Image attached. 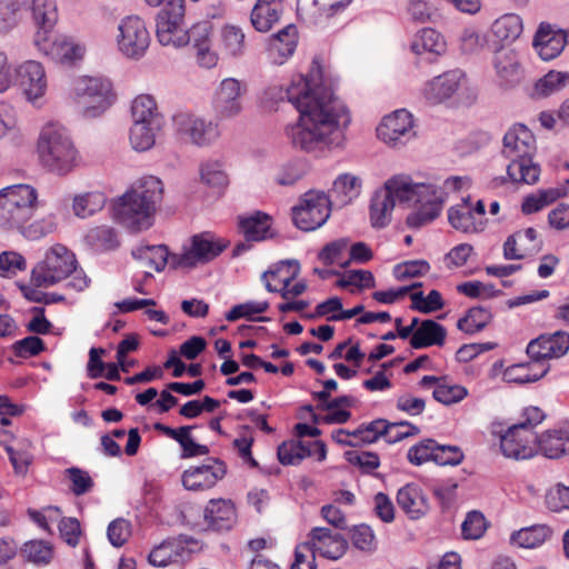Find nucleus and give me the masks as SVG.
Listing matches in <instances>:
<instances>
[{
    "mask_svg": "<svg viewBox=\"0 0 569 569\" xmlns=\"http://www.w3.org/2000/svg\"><path fill=\"white\" fill-rule=\"evenodd\" d=\"M375 278L369 270H349L343 273L342 278L337 282L338 287L347 288L357 286L359 288H373Z\"/></svg>",
    "mask_w": 569,
    "mask_h": 569,
    "instance_id": "obj_59",
    "label": "nucleus"
},
{
    "mask_svg": "<svg viewBox=\"0 0 569 569\" xmlns=\"http://www.w3.org/2000/svg\"><path fill=\"white\" fill-rule=\"evenodd\" d=\"M546 505L551 511L569 509V487L557 485L546 495Z\"/></svg>",
    "mask_w": 569,
    "mask_h": 569,
    "instance_id": "obj_64",
    "label": "nucleus"
},
{
    "mask_svg": "<svg viewBox=\"0 0 569 569\" xmlns=\"http://www.w3.org/2000/svg\"><path fill=\"white\" fill-rule=\"evenodd\" d=\"M17 73L27 100L37 104L47 91V78L42 64L33 60L26 61L19 66Z\"/></svg>",
    "mask_w": 569,
    "mask_h": 569,
    "instance_id": "obj_23",
    "label": "nucleus"
},
{
    "mask_svg": "<svg viewBox=\"0 0 569 569\" xmlns=\"http://www.w3.org/2000/svg\"><path fill=\"white\" fill-rule=\"evenodd\" d=\"M377 136L391 146L407 142L415 136L411 114L402 109L385 117L377 128Z\"/></svg>",
    "mask_w": 569,
    "mask_h": 569,
    "instance_id": "obj_22",
    "label": "nucleus"
},
{
    "mask_svg": "<svg viewBox=\"0 0 569 569\" xmlns=\"http://www.w3.org/2000/svg\"><path fill=\"white\" fill-rule=\"evenodd\" d=\"M446 336L447 331L443 326L431 319L423 320L410 338V346L413 349L442 346Z\"/></svg>",
    "mask_w": 569,
    "mask_h": 569,
    "instance_id": "obj_34",
    "label": "nucleus"
},
{
    "mask_svg": "<svg viewBox=\"0 0 569 569\" xmlns=\"http://www.w3.org/2000/svg\"><path fill=\"white\" fill-rule=\"evenodd\" d=\"M201 180L211 187L222 188L228 184V176L219 161H207L200 167Z\"/></svg>",
    "mask_w": 569,
    "mask_h": 569,
    "instance_id": "obj_53",
    "label": "nucleus"
},
{
    "mask_svg": "<svg viewBox=\"0 0 569 569\" xmlns=\"http://www.w3.org/2000/svg\"><path fill=\"white\" fill-rule=\"evenodd\" d=\"M560 197L561 192L558 189L551 188L538 190L537 192L530 193L523 199L521 210L525 214L538 212Z\"/></svg>",
    "mask_w": 569,
    "mask_h": 569,
    "instance_id": "obj_49",
    "label": "nucleus"
},
{
    "mask_svg": "<svg viewBox=\"0 0 569 569\" xmlns=\"http://www.w3.org/2000/svg\"><path fill=\"white\" fill-rule=\"evenodd\" d=\"M386 431H383L382 437L386 439L388 443H396L405 438L416 436L420 432V429L408 422V421H400V422H389L385 419Z\"/></svg>",
    "mask_w": 569,
    "mask_h": 569,
    "instance_id": "obj_52",
    "label": "nucleus"
},
{
    "mask_svg": "<svg viewBox=\"0 0 569 569\" xmlns=\"http://www.w3.org/2000/svg\"><path fill=\"white\" fill-rule=\"evenodd\" d=\"M172 123L180 141L197 147H208L220 136L217 123L190 111L177 112Z\"/></svg>",
    "mask_w": 569,
    "mask_h": 569,
    "instance_id": "obj_9",
    "label": "nucleus"
},
{
    "mask_svg": "<svg viewBox=\"0 0 569 569\" xmlns=\"http://www.w3.org/2000/svg\"><path fill=\"white\" fill-rule=\"evenodd\" d=\"M300 266L296 260L281 261L274 268L264 271L261 280L264 282L269 292H279L281 298L290 300L301 296L307 290L305 281H298L293 286L291 282L297 278Z\"/></svg>",
    "mask_w": 569,
    "mask_h": 569,
    "instance_id": "obj_14",
    "label": "nucleus"
},
{
    "mask_svg": "<svg viewBox=\"0 0 569 569\" xmlns=\"http://www.w3.org/2000/svg\"><path fill=\"white\" fill-rule=\"evenodd\" d=\"M41 163L51 172L64 176L79 163L80 157L67 129L59 123H47L38 139Z\"/></svg>",
    "mask_w": 569,
    "mask_h": 569,
    "instance_id": "obj_6",
    "label": "nucleus"
},
{
    "mask_svg": "<svg viewBox=\"0 0 569 569\" xmlns=\"http://www.w3.org/2000/svg\"><path fill=\"white\" fill-rule=\"evenodd\" d=\"M30 10L38 31H51L58 21L54 0H32Z\"/></svg>",
    "mask_w": 569,
    "mask_h": 569,
    "instance_id": "obj_41",
    "label": "nucleus"
},
{
    "mask_svg": "<svg viewBox=\"0 0 569 569\" xmlns=\"http://www.w3.org/2000/svg\"><path fill=\"white\" fill-rule=\"evenodd\" d=\"M218 50L227 58L241 57L246 51L243 30L233 24H226L219 31Z\"/></svg>",
    "mask_w": 569,
    "mask_h": 569,
    "instance_id": "obj_33",
    "label": "nucleus"
},
{
    "mask_svg": "<svg viewBox=\"0 0 569 569\" xmlns=\"http://www.w3.org/2000/svg\"><path fill=\"white\" fill-rule=\"evenodd\" d=\"M467 395L465 387L446 382L438 383L432 392L435 400L447 406L461 401Z\"/></svg>",
    "mask_w": 569,
    "mask_h": 569,
    "instance_id": "obj_54",
    "label": "nucleus"
},
{
    "mask_svg": "<svg viewBox=\"0 0 569 569\" xmlns=\"http://www.w3.org/2000/svg\"><path fill=\"white\" fill-rule=\"evenodd\" d=\"M71 278L67 287L83 291L90 280L78 269L76 254L61 243L51 246L31 271V283L36 287H52Z\"/></svg>",
    "mask_w": 569,
    "mask_h": 569,
    "instance_id": "obj_4",
    "label": "nucleus"
},
{
    "mask_svg": "<svg viewBox=\"0 0 569 569\" xmlns=\"http://www.w3.org/2000/svg\"><path fill=\"white\" fill-rule=\"evenodd\" d=\"M131 116L133 122H161L157 111V103L149 94L138 96L132 101Z\"/></svg>",
    "mask_w": 569,
    "mask_h": 569,
    "instance_id": "obj_45",
    "label": "nucleus"
},
{
    "mask_svg": "<svg viewBox=\"0 0 569 569\" xmlns=\"http://www.w3.org/2000/svg\"><path fill=\"white\" fill-rule=\"evenodd\" d=\"M188 43H191L192 48L208 44L212 42L213 27L210 21H201L193 24L187 30Z\"/></svg>",
    "mask_w": 569,
    "mask_h": 569,
    "instance_id": "obj_62",
    "label": "nucleus"
},
{
    "mask_svg": "<svg viewBox=\"0 0 569 569\" xmlns=\"http://www.w3.org/2000/svg\"><path fill=\"white\" fill-rule=\"evenodd\" d=\"M445 47L446 43L441 34L431 28L422 29L411 44L413 52L417 54L423 52L440 54L445 51Z\"/></svg>",
    "mask_w": 569,
    "mask_h": 569,
    "instance_id": "obj_44",
    "label": "nucleus"
},
{
    "mask_svg": "<svg viewBox=\"0 0 569 569\" xmlns=\"http://www.w3.org/2000/svg\"><path fill=\"white\" fill-rule=\"evenodd\" d=\"M21 9L19 0H0V32L6 33L18 24Z\"/></svg>",
    "mask_w": 569,
    "mask_h": 569,
    "instance_id": "obj_51",
    "label": "nucleus"
},
{
    "mask_svg": "<svg viewBox=\"0 0 569 569\" xmlns=\"http://www.w3.org/2000/svg\"><path fill=\"white\" fill-rule=\"evenodd\" d=\"M286 98L300 116L286 128V136L293 148L306 152H323L342 148L346 129L351 119L346 106L333 92L316 82L299 78L286 89Z\"/></svg>",
    "mask_w": 569,
    "mask_h": 569,
    "instance_id": "obj_1",
    "label": "nucleus"
},
{
    "mask_svg": "<svg viewBox=\"0 0 569 569\" xmlns=\"http://www.w3.org/2000/svg\"><path fill=\"white\" fill-rule=\"evenodd\" d=\"M309 538L310 540L305 545L309 546L311 552L306 553L313 559L316 552L329 559H338L345 555L348 548L347 540L329 528L316 527L310 531Z\"/></svg>",
    "mask_w": 569,
    "mask_h": 569,
    "instance_id": "obj_21",
    "label": "nucleus"
},
{
    "mask_svg": "<svg viewBox=\"0 0 569 569\" xmlns=\"http://www.w3.org/2000/svg\"><path fill=\"white\" fill-rule=\"evenodd\" d=\"M38 192L29 184H13L0 190V228L20 230L29 239H39L54 229L51 220L24 224L38 207Z\"/></svg>",
    "mask_w": 569,
    "mask_h": 569,
    "instance_id": "obj_2",
    "label": "nucleus"
},
{
    "mask_svg": "<svg viewBox=\"0 0 569 569\" xmlns=\"http://www.w3.org/2000/svg\"><path fill=\"white\" fill-rule=\"evenodd\" d=\"M487 529L485 516L480 511H470L467 513L461 525V532L466 539H479Z\"/></svg>",
    "mask_w": 569,
    "mask_h": 569,
    "instance_id": "obj_56",
    "label": "nucleus"
},
{
    "mask_svg": "<svg viewBox=\"0 0 569 569\" xmlns=\"http://www.w3.org/2000/svg\"><path fill=\"white\" fill-rule=\"evenodd\" d=\"M412 189H419L411 202L420 203V207L407 217V224L411 228H420L432 222L441 212L446 199V192L432 183H413Z\"/></svg>",
    "mask_w": 569,
    "mask_h": 569,
    "instance_id": "obj_13",
    "label": "nucleus"
},
{
    "mask_svg": "<svg viewBox=\"0 0 569 569\" xmlns=\"http://www.w3.org/2000/svg\"><path fill=\"white\" fill-rule=\"evenodd\" d=\"M552 530L546 525H535L513 532L510 542L520 548H537L547 541Z\"/></svg>",
    "mask_w": 569,
    "mask_h": 569,
    "instance_id": "obj_39",
    "label": "nucleus"
},
{
    "mask_svg": "<svg viewBox=\"0 0 569 569\" xmlns=\"http://www.w3.org/2000/svg\"><path fill=\"white\" fill-rule=\"evenodd\" d=\"M190 551L179 538H169L156 546L148 556V561L153 567H167L183 562L189 558Z\"/></svg>",
    "mask_w": 569,
    "mask_h": 569,
    "instance_id": "obj_28",
    "label": "nucleus"
},
{
    "mask_svg": "<svg viewBox=\"0 0 569 569\" xmlns=\"http://www.w3.org/2000/svg\"><path fill=\"white\" fill-rule=\"evenodd\" d=\"M107 535L113 547H122L131 536L130 522L123 518L111 521Z\"/></svg>",
    "mask_w": 569,
    "mask_h": 569,
    "instance_id": "obj_60",
    "label": "nucleus"
},
{
    "mask_svg": "<svg viewBox=\"0 0 569 569\" xmlns=\"http://www.w3.org/2000/svg\"><path fill=\"white\" fill-rule=\"evenodd\" d=\"M236 521V507L231 500L211 499L203 509V522L209 530L228 531Z\"/></svg>",
    "mask_w": 569,
    "mask_h": 569,
    "instance_id": "obj_26",
    "label": "nucleus"
},
{
    "mask_svg": "<svg viewBox=\"0 0 569 569\" xmlns=\"http://www.w3.org/2000/svg\"><path fill=\"white\" fill-rule=\"evenodd\" d=\"M436 449H438L436 441L432 439H426L411 447L408 450L407 457L408 460L416 466H420L429 460L436 462Z\"/></svg>",
    "mask_w": 569,
    "mask_h": 569,
    "instance_id": "obj_57",
    "label": "nucleus"
},
{
    "mask_svg": "<svg viewBox=\"0 0 569 569\" xmlns=\"http://www.w3.org/2000/svg\"><path fill=\"white\" fill-rule=\"evenodd\" d=\"M74 99L83 113L96 117L113 101L111 82L98 77H83L76 82Z\"/></svg>",
    "mask_w": 569,
    "mask_h": 569,
    "instance_id": "obj_10",
    "label": "nucleus"
},
{
    "mask_svg": "<svg viewBox=\"0 0 569 569\" xmlns=\"http://www.w3.org/2000/svg\"><path fill=\"white\" fill-rule=\"evenodd\" d=\"M227 472L224 462L219 459H209L208 463L187 469L181 477L187 490H206L212 488Z\"/></svg>",
    "mask_w": 569,
    "mask_h": 569,
    "instance_id": "obj_20",
    "label": "nucleus"
},
{
    "mask_svg": "<svg viewBox=\"0 0 569 569\" xmlns=\"http://www.w3.org/2000/svg\"><path fill=\"white\" fill-rule=\"evenodd\" d=\"M538 450L550 459H557L569 452V430H552L538 437Z\"/></svg>",
    "mask_w": 569,
    "mask_h": 569,
    "instance_id": "obj_36",
    "label": "nucleus"
},
{
    "mask_svg": "<svg viewBox=\"0 0 569 569\" xmlns=\"http://www.w3.org/2000/svg\"><path fill=\"white\" fill-rule=\"evenodd\" d=\"M522 29V19L518 14L506 13L493 21L491 34L498 42L511 43L520 37Z\"/></svg>",
    "mask_w": 569,
    "mask_h": 569,
    "instance_id": "obj_37",
    "label": "nucleus"
},
{
    "mask_svg": "<svg viewBox=\"0 0 569 569\" xmlns=\"http://www.w3.org/2000/svg\"><path fill=\"white\" fill-rule=\"evenodd\" d=\"M298 43V30L293 24H288L276 33L270 40V53L273 62L282 64L293 54Z\"/></svg>",
    "mask_w": 569,
    "mask_h": 569,
    "instance_id": "obj_31",
    "label": "nucleus"
},
{
    "mask_svg": "<svg viewBox=\"0 0 569 569\" xmlns=\"http://www.w3.org/2000/svg\"><path fill=\"white\" fill-rule=\"evenodd\" d=\"M419 189H412V180L408 176H396L385 183V188L375 192L370 204V218L375 228H383L391 220L395 199L411 202Z\"/></svg>",
    "mask_w": 569,
    "mask_h": 569,
    "instance_id": "obj_7",
    "label": "nucleus"
},
{
    "mask_svg": "<svg viewBox=\"0 0 569 569\" xmlns=\"http://www.w3.org/2000/svg\"><path fill=\"white\" fill-rule=\"evenodd\" d=\"M465 76L459 70L447 71L425 84L423 97L431 104L442 103L453 97L461 87Z\"/></svg>",
    "mask_w": 569,
    "mask_h": 569,
    "instance_id": "obj_24",
    "label": "nucleus"
},
{
    "mask_svg": "<svg viewBox=\"0 0 569 569\" xmlns=\"http://www.w3.org/2000/svg\"><path fill=\"white\" fill-rule=\"evenodd\" d=\"M22 555L34 563H49L53 551L52 546L43 540H31L23 545Z\"/></svg>",
    "mask_w": 569,
    "mask_h": 569,
    "instance_id": "obj_50",
    "label": "nucleus"
},
{
    "mask_svg": "<svg viewBox=\"0 0 569 569\" xmlns=\"http://www.w3.org/2000/svg\"><path fill=\"white\" fill-rule=\"evenodd\" d=\"M492 67L498 84L503 88H513L525 78V68L519 53L512 48L501 47L493 52Z\"/></svg>",
    "mask_w": 569,
    "mask_h": 569,
    "instance_id": "obj_19",
    "label": "nucleus"
},
{
    "mask_svg": "<svg viewBox=\"0 0 569 569\" xmlns=\"http://www.w3.org/2000/svg\"><path fill=\"white\" fill-rule=\"evenodd\" d=\"M537 441L535 431L513 425L501 436L500 448L507 458L529 459L538 452Z\"/></svg>",
    "mask_w": 569,
    "mask_h": 569,
    "instance_id": "obj_18",
    "label": "nucleus"
},
{
    "mask_svg": "<svg viewBox=\"0 0 569 569\" xmlns=\"http://www.w3.org/2000/svg\"><path fill=\"white\" fill-rule=\"evenodd\" d=\"M351 0H298L297 11L309 23H319L345 9Z\"/></svg>",
    "mask_w": 569,
    "mask_h": 569,
    "instance_id": "obj_27",
    "label": "nucleus"
},
{
    "mask_svg": "<svg viewBox=\"0 0 569 569\" xmlns=\"http://www.w3.org/2000/svg\"><path fill=\"white\" fill-rule=\"evenodd\" d=\"M569 83V73L551 70L541 77L533 86L532 97L546 98L549 97Z\"/></svg>",
    "mask_w": 569,
    "mask_h": 569,
    "instance_id": "obj_42",
    "label": "nucleus"
},
{
    "mask_svg": "<svg viewBox=\"0 0 569 569\" xmlns=\"http://www.w3.org/2000/svg\"><path fill=\"white\" fill-rule=\"evenodd\" d=\"M183 0H167L157 16V38L162 46L176 48L188 44L187 30L182 27Z\"/></svg>",
    "mask_w": 569,
    "mask_h": 569,
    "instance_id": "obj_12",
    "label": "nucleus"
},
{
    "mask_svg": "<svg viewBox=\"0 0 569 569\" xmlns=\"http://www.w3.org/2000/svg\"><path fill=\"white\" fill-rule=\"evenodd\" d=\"M536 150L535 136L526 126L515 124L506 132L502 154L510 160L507 172L513 182L533 184L539 180L540 167L532 161Z\"/></svg>",
    "mask_w": 569,
    "mask_h": 569,
    "instance_id": "obj_5",
    "label": "nucleus"
},
{
    "mask_svg": "<svg viewBox=\"0 0 569 569\" xmlns=\"http://www.w3.org/2000/svg\"><path fill=\"white\" fill-rule=\"evenodd\" d=\"M398 506L412 520L425 516L429 510L427 498L416 485H406L397 493Z\"/></svg>",
    "mask_w": 569,
    "mask_h": 569,
    "instance_id": "obj_30",
    "label": "nucleus"
},
{
    "mask_svg": "<svg viewBox=\"0 0 569 569\" xmlns=\"http://www.w3.org/2000/svg\"><path fill=\"white\" fill-rule=\"evenodd\" d=\"M118 30V47L126 57L139 59L144 56L151 38L141 18L137 16L126 17L121 20Z\"/></svg>",
    "mask_w": 569,
    "mask_h": 569,
    "instance_id": "obj_17",
    "label": "nucleus"
},
{
    "mask_svg": "<svg viewBox=\"0 0 569 569\" xmlns=\"http://www.w3.org/2000/svg\"><path fill=\"white\" fill-rule=\"evenodd\" d=\"M360 180L350 173L340 174L333 182L332 197L340 206L349 203L358 196Z\"/></svg>",
    "mask_w": 569,
    "mask_h": 569,
    "instance_id": "obj_43",
    "label": "nucleus"
},
{
    "mask_svg": "<svg viewBox=\"0 0 569 569\" xmlns=\"http://www.w3.org/2000/svg\"><path fill=\"white\" fill-rule=\"evenodd\" d=\"M106 204L104 194L101 192H87L76 196L73 199V212L79 218H87L101 210Z\"/></svg>",
    "mask_w": 569,
    "mask_h": 569,
    "instance_id": "obj_47",
    "label": "nucleus"
},
{
    "mask_svg": "<svg viewBox=\"0 0 569 569\" xmlns=\"http://www.w3.org/2000/svg\"><path fill=\"white\" fill-rule=\"evenodd\" d=\"M548 372L545 363H537L533 360L526 363L509 366L503 371V380L508 383H531L540 380Z\"/></svg>",
    "mask_w": 569,
    "mask_h": 569,
    "instance_id": "obj_35",
    "label": "nucleus"
},
{
    "mask_svg": "<svg viewBox=\"0 0 569 569\" xmlns=\"http://www.w3.org/2000/svg\"><path fill=\"white\" fill-rule=\"evenodd\" d=\"M226 248L227 243L210 232L194 234L188 243L183 244L180 253H172L170 267L173 269H191L208 263Z\"/></svg>",
    "mask_w": 569,
    "mask_h": 569,
    "instance_id": "obj_8",
    "label": "nucleus"
},
{
    "mask_svg": "<svg viewBox=\"0 0 569 569\" xmlns=\"http://www.w3.org/2000/svg\"><path fill=\"white\" fill-rule=\"evenodd\" d=\"M270 226V217L260 211L239 219V228L247 241H261L266 239Z\"/></svg>",
    "mask_w": 569,
    "mask_h": 569,
    "instance_id": "obj_40",
    "label": "nucleus"
},
{
    "mask_svg": "<svg viewBox=\"0 0 569 569\" xmlns=\"http://www.w3.org/2000/svg\"><path fill=\"white\" fill-rule=\"evenodd\" d=\"M283 13L282 0H258L251 10L250 21L259 32H268Z\"/></svg>",
    "mask_w": 569,
    "mask_h": 569,
    "instance_id": "obj_29",
    "label": "nucleus"
},
{
    "mask_svg": "<svg viewBox=\"0 0 569 569\" xmlns=\"http://www.w3.org/2000/svg\"><path fill=\"white\" fill-rule=\"evenodd\" d=\"M268 308L269 303L267 301H247L232 307L226 315V319L230 322L237 321L240 318L252 320L253 315L262 313Z\"/></svg>",
    "mask_w": 569,
    "mask_h": 569,
    "instance_id": "obj_55",
    "label": "nucleus"
},
{
    "mask_svg": "<svg viewBox=\"0 0 569 569\" xmlns=\"http://www.w3.org/2000/svg\"><path fill=\"white\" fill-rule=\"evenodd\" d=\"M161 129V122H133L129 140L137 151H147L154 146L156 136Z\"/></svg>",
    "mask_w": 569,
    "mask_h": 569,
    "instance_id": "obj_38",
    "label": "nucleus"
},
{
    "mask_svg": "<svg viewBox=\"0 0 569 569\" xmlns=\"http://www.w3.org/2000/svg\"><path fill=\"white\" fill-rule=\"evenodd\" d=\"M567 44V34L550 23L541 22L533 38V47L542 60L558 57Z\"/></svg>",
    "mask_w": 569,
    "mask_h": 569,
    "instance_id": "obj_25",
    "label": "nucleus"
},
{
    "mask_svg": "<svg viewBox=\"0 0 569 569\" xmlns=\"http://www.w3.org/2000/svg\"><path fill=\"white\" fill-rule=\"evenodd\" d=\"M330 210L329 197L323 191L310 190L292 208V220L300 230L312 231L326 223Z\"/></svg>",
    "mask_w": 569,
    "mask_h": 569,
    "instance_id": "obj_11",
    "label": "nucleus"
},
{
    "mask_svg": "<svg viewBox=\"0 0 569 569\" xmlns=\"http://www.w3.org/2000/svg\"><path fill=\"white\" fill-rule=\"evenodd\" d=\"M34 43L38 49L56 62L72 64L81 60L84 54V47L64 34H50V31H37Z\"/></svg>",
    "mask_w": 569,
    "mask_h": 569,
    "instance_id": "obj_16",
    "label": "nucleus"
},
{
    "mask_svg": "<svg viewBox=\"0 0 569 569\" xmlns=\"http://www.w3.org/2000/svg\"><path fill=\"white\" fill-rule=\"evenodd\" d=\"M310 456L311 449L299 440L284 441L278 447V459L282 465H298Z\"/></svg>",
    "mask_w": 569,
    "mask_h": 569,
    "instance_id": "obj_48",
    "label": "nucleus"
},
{
    "mask_svg": "<svg viewBox=\"0 0 569 569\" xmlns=\"http://www.w3.org/2000/svg\"><path fill=\"white\" fill-rule=\"evenodd\" d=\"M247 92L244 82L236 78L223 79L214 90L211 107L216 119L229 120L238 117L243 109Z\"/></svg>",
    "mask_w": 569,
    "mask_h": 569,
    "instance_id": "obj_15",
    "label": "nucleus"
},
{
    "mask_svg": "<svg viewBox=\"0 0 569 569\" xmlns=\"http://www.w3.org/2000/svg\"><path fill=\"white\" fill-rule=\"evenodd\" d=\"M345 457L349 463L358 466L363 472L368 473L380 465L378 455L370 451H347Z\"/></svg>",
    "mask_w": 569,
    "mask_h": 569,
    "instance_id": "obj_61",
    "label": "nucleus"
},
{
    "mask_svg": "<svg viewBox=\"0 0 569 569\" xmlns=\"http://www.w3.org/2000/svg\"><path fill=\"white\" fill-rule=\"evenodd\" d=\"M162 198V181L153 176L144 177L113 203V217L133 231L147 229Z\"/></svg>",
    "mask_w": 569,
    "mask_h": 569,
    "instance_id": "obj_3",
    "label": "nucleus"
},
{
    "mask_svg": "<svg viewBox=\"0 0 569 569\" xmlns=\"http://www.w3.org/2000/svg\"><path fill=\"white\" fill-rule=\"evenodd\" d=\"M491 320V312L483 307L470 308L467 315L458 320L457 327L466 333L481 331Z\"/></svg>",
    "mask_w": 569,
    "mask_h": 569,
    "instance_id": "obj_46",
    "label": "nucleus"
},
{
    "mask_svg": "<svg viewBox=\"0 0 569 569\" xmlns=\"http://www.w3.org/2000/svg\"><path fill=\"white\" fill-rule=\"evenodd\" d=\"M89 239L97 248L102 250H111L119 244L117 232L107 226L92 229L89 233Z\"/></svg>",
    "mask_w": 569,
    "mask_h": 569,
    "instance_id": "obj_58",
    "label": "nucleus"
},
{
    "mask_svg": "<svg viewBox=\"0 0 569 569\" xmlns=\"http://www.w3.org/2000/svg\"><path fill=\"white\" fill-rule=\"evenodd\" d=\"M141 257L149 260V263L156 271H162L164 267L169 263L172 254H169L168 248L166 246H152L146 247L140 250Z\"/></svg>",
    "mask_w": 569,
    "mask_h": 569,
    "instance_id": "obj_63",
    "label": "nucleus"
},
{
    "mask_svg": "<svg viewBox=\"0 0 569 569\" xmlns=\"http://www.w3.org/2000/svg\"><path fill=\"white\" fill-rule=\"evenodd\" d=\"M448 220L456 230L462 232H479L485 228V221L475 216L469 198L449 209Z\"/></svg>",
    "mask_w": 569,
    "mask_h": 569,
    "instance_id": "obj_32",
    "label": "nucleus"
}]
</instances>
